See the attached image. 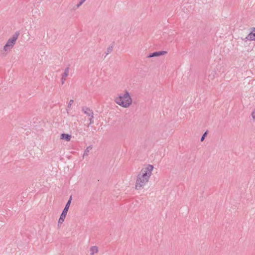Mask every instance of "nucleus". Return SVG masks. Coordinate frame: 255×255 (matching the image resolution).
Here are the masks:
<instances>
[{"label": "nucleus", "instance_id": "obj_16", "mask_svg": "<svg viewBox=\"0 0 255 255\" xmlns=\"http://www.w3.org/2000/svg\"><path fill=\"white\" fill-rule=\"evenodd\" d=\"M252 116L254 119H255V111H254L252 113Z\"/></svg>", "mask_w": 255, "mask_h": 255}, {"label": "nucleus", "instance_id": "obj_4", "mask_svg": "<svg viewBox=\"0 0 255 255\" xmlns=\"http://www.w3.org/2000/svg\"><path fill=\"white\" fill-rule=\"evenodd\" d=\"M83 112L85 114H86L88 117H89V121L90 123L89 125H90L94 123V113L92 110L88 108H86L83 109Z\"/></svg>", "mask_w": 255, "mask_h": 255}, {"label": "nucleus", "instance_id": "obj_12", "mask_svg": "<svg viewBox=\"0 0 255 255\" xmlns=\"http://www.w3.org/2000/svg\"><path fill=\"white\" fill-rule=\"evenodd\" d=\"M92 147L91 146H89L86 148V149L85 150L84 154H83V157L85 156H87L89 154V152L90 151V150L92 149Z\"/></svg>", "mask_w": 255, "mask_h": 255}, {"label": "nucleus", "instance_id": "obj_5", "mask_svg": "<svg viewBox=\"0 0 255 255\" xmlns=\"http://www.w3.org/2000/svg\"><path fill=\"white\" fill-rule=\"evenodd\" d=\"M69 67H67L65 70L64 73L61 75V84L63 85L66 80V78L69 75Z\"/></svg>", "mask_w": 255, "mask_h": 255}, {"label": "nucleus", "instance_id": "obj_17", "mask_svg": "<svg viewBox=\"0 0 255 255\" xmlns=\"http://www.w3.org/2000/svg\"><path fill=\"white\" fill-rule=\"evenodd\" d=\"M108 52H110V51L111 50V49H110V48H108Z\"/></svg>", "mask_w": 255, "mask_h": 255}, {"label": "nucleus", "instance_id": "obj_8", "mask_svg": "<svg viewBox=\"0 0 255 255\" xmlns=\"http://www.w3.org/2000/svg\"><path fill=\"white\" fill-rule=\"evenodd\" d=\"M246 39L250 40H255V28L248 34Z\"/></svg>", "mask_w": 255, "mask_h": 255}, {"label": "nucleus", "instance_id": "obj_14", "mask_svg": "<svg viewBox=\"0 0 255 255\" xmlns=\"http://www.w3.org/2000/svg\"><path fill=\"white\" fill-rule=\"evenodd\" d=\"M86 0H81L80 2L78 4L77 7H79L80 5H81Z\"/></svg>", "mask_w": 255, "mask_h": 255}, {"label": "nucleus", "instance_id": "obj_7", "mask_svg": "<svg viewBox=\"0 0 255 255\" xmlns=\"http://www.w3.org/2000/svg\"><path fill=\"white\" fill-rule=\"evenodd\" d=\"M72 136L70 134L62 133L60 135V139L65 140L66 141H70L71 140Z\"/></svg>", "mask_w": 255, "mask_h": 255}, {"label": "nucleus", "instance_id": "obj_11", "mask_svg": "<svg viewBox=\"0 0 255 255\" xmlns=\"http://www.w3.org/2000/svg\"><path fill=\"white\" fill-rule=\"evenodd\" d=\"M99 252L98 248L97 246H93L90 248V255H94Z\"/></svg>", "mask_w": 255, "mask_h": 255}, {"label": "nucleus", "instance_id": "obj_15", "mask_svg": "<svg viewBox=\"0 0 255 255\" xmlns=\"http://www.w3.org/2000/svg\"><path fill=\"white\" fill-rule=\"evenodd\" d=\"M206 134H207V132H205L203 134V135H202V137H201V141H203L204 140V139H205V136H206Z\"/></svg>", "mask_w": 255, "mask_h": 255}, {"label": "nucleus", "instance_id": "obj_9", "mask_svg": "<svg viewBox=\"0 0 255 255\" xmlns=\"http://www.w3.org/2000/svg\"><path fill=\"white\" fill-rule=\"evenodd\" d=\"M66 215H67V213H65L62 212V213L61 214V216L60 217V218L59 219V221H58V225L60 224H62L63 223V222L64 221V220L66 218Z\"/></svg>", "mask_w": 255, "mask_h": 255}, {"label": "nucleus", "instance_id": "obj_13", "mask_svg": "<svg viewBox=\"0 0 255 255\" xmlns=\"http://www.w3.org/2000/svg\"><path fill=\"white\" fill-rule=\"evenodd\" d=\"M73 102H74V101L73 100H70L69 101L68 106H67V108L66 109L67 111H68L69 109H70L71 108V106L73 104Z\"/></svg>", "mask_w": 255, "mask_h": 255}, {"label": "nucleus", "instance_id": "obj_10", "mask_svg": "<svg viewBox=\"0 0 255 255\" xmlns=\"http://www.w3.org/2000/svg\"><path fill=\"white\" fill-rule=\"evenodd\" d=\"M71 200H72V197L71 196L70 197V199L69 200H68V201L67 202L64 210H63V212H64L65 213H67V212H68V209L69 208V207H70V205L71 204Z\"/></svg>", "mask_w": 255, "mask_h": 255}, {"label": "nucleus", "instance_id": "obj_6", "mask_svg": "<svg viewBox=\"0 0 255 255\" xmlns=\"http://www.w3.org/2000/svg\"><path fill=\"white\" fill-rule=\"evenodd\" d=\"M167 53V51H156L152 53H150L147 56V58H151L153 57H157L161 55H164Z\"/></svg>", "mask_w": 255, "mask_h": 255}, {"label": "nucleus", "instance_id": "obj_2", "mask_svg": "<svg viewBox=\"0 0 255 255\" xmlns=\"http://www.w3.org/2000/svg\"><path fill=\"white\" fill-rule=\"evenodd\" d=\"M114 101L118 105L125 108H128L131 105L132 100L128 91L126 90L124 93L120 94L116 97Z\"/></svg>", "mask_w": 255, "mask_h": 255}, {"label": "nucleus", "instance_id": "obj_3", "mask_svg": "<svg viewBox=\"0 0 255 255\" xmlns=\"http://www.w3.org/2000/svg\"><path fill=\"white\" fill-rule=\"evenodd\" d=\"M18 36V34L15 33L12 36V37L9 38L5 45L3 47V50L5 51H10L15 44L16 41L17 40Z\"/></svg>", "mask_w": 255, "mask_h": 255}, {"label": "nucleus", "instance_id": "obj_1", "mask_svg": "<svg viewBox=\"0 0 255 255\" xmlns=\"http://www.w3.org/2000/svg\"><path fill=\"white\" fill-rule=\"evenodd\" d=\"M153 168V166L151 164H148L142 168L136 176L135 183L136 190H139L143 189L149 182Z\"/></svg>", "mask_w": 255, "mask_h": 255}]
</instances>
